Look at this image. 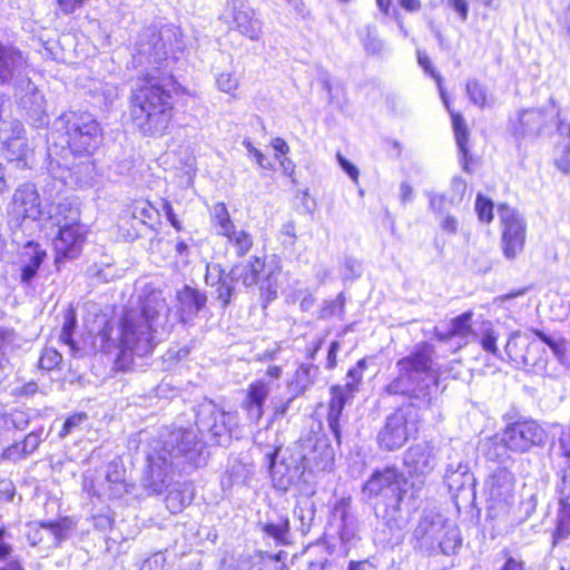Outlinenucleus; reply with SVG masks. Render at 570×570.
Returning <instances> with one entry per match:
<instances>
[{
	"label": "nucleus",
	"mask_w": 570,
	"mask_h": 570,
	"mask_svg": "<svg viewBox=\"0 0 570 570\" xmlns=\"http://www.w3.org/2000/svg\"><path fill=\"white\" fill-rule=\"evenodd\" d=\"M169 316L170 307L163 292L145 285L137 306L127 308L117 325L105 321L92 345L125 368L134 356L144 357L153 353L159 335L168 331Z\"/></svg>",
	"instance_id": "f257e3e1"
},
{
	"label": "nucleus",
	"mask_w": 570,
	"mask_h": 570,
	"mask_svg": "<svg viewBox=\"0 0 570 570\" xmlns=\"http://www.w3.org/2000/svg\"><path fill=\"white\" fill-rule=\"evenodd\" d=\"M148 469L142 487L149 494H160L168 485L174 466L190 464L203 466L207 461L205 442L193 430H166L149 442L146 452Z\"/></svg>",
	"instance_id": "f03ea898"
},
{
	"label": "nucleus",
	"mask_w": 570,
	"mask_h": 570,
	"mask_svg": "<svg viewBox=\"0 0 570 570\" xmlns=\"http://www.w3.org/2000/svg\"><path fill=\"white\" fill-rule=\"evenodd\" d=\"M171 76H155L148 72L142 85L130 97L129 117L135 128L144 136L160 137L166 134L173 119V101L166 89Z\"/></svg>",
	"instance_id": "7ed1b4c3"
},
{
	"label": "nucleus",
	"mask_w": 570,
	"mask_h": 570,
	"mask_svg": "<svg viewBox=\"0 0 570 570\" xmlns=\"http://www.w3.org/2000/svg\"><path fill=\"white\" fill-rule=\"evenodd\" d=\"M433 355L434 347L431 344L416 345L414 351L396 362L397 374L385 386V393L429 401L431 390L436 387L439 377Z\"/></svg>",
	"instance_id": "20e7f679"
},
{
	"label": "nucleus",
	"mask_w": 570,
	"mask_h": 570,
	"mask_svg": "<svg viewBox=\"0 0 570 570\" xmlns=\"http://www.w3.org/2000/svg\"><path fill=\"white\" fill-rule=\"evenodd\" d=\"M278 450H275L271 458V475L274 487L286 491L288 487L301 479L305 471H325L328 470L334 461V452L331 445L322 439H308L295 446L289 458L284 459L276 464L274 456Z\"/></svg>",
	"instance_id": "39448f33"
},
{
	"label": "nucleus",
	"mask_w": 570,
	"mask_h": 570,
	"mask_svg": "<svg viewBox=\"0 0 570 570\" xmlns=\"http://www.w3.org/2000/svg\"><path fill=\"white\" fill-rule=\"evenodd\" d=\"M484 494L493 537L510 533L525 520L515 502L514 476L509 470H495L485 481Z\"/></svg>",
	"instance_id": "423d86ee"
},
{
	"label": "nucleus",
	"mask_w": 570,
	"mask_h": 570,
	"mask_svg": "<svg viewBox=\"0 0 570 570\" xmlns=\"http://www.w3.org/2000/svg\"><path fill=\"white\" fill-rule=\"evenodd\" d=\"M79 219L78 207L73 206L69 200L58 203L49 219L59 228L52 239L56 253L55 264L58 269L61 263L68 259H75L81 253L87 230L85 225L80 224Z\"/></svg>",
	"instance_id": "0eeeda50"
},
{
	"label": "nucleus",
	"mask_w": 570,
	"mask_h": 570,
	"mask_svg": "<svg viewBox=\"0 0 570 570\" xmlns=\"http://www.w3.org/2000/svg\"><path fill=\"white\" fill-rule=\"evenodd\" d=\"M407 481L394 466L375 470L362 488L363 494L373 504L397 511L406 494Z\"/></svg>",
	"instance_id": "6e6552de"
},
{
	"label": "nucleus",
	"mask_w": 570,
	"mask_h": 570,
	"mask_svg": "<svg viewBox=\"0 0 570 570\" xmlns=\"http://www.w3.org/2000/svg\"><path fill=\"white\" fill-rule=\"evenodd\" d=\"M72 154L90 156L101 141V129L91 114L70 111L61 117Z\"/></svg>",
	"instance_id": "1a4fd4ad"
},
{
	"label": "nucleus",
	"mask_w": 570,
	"mask_h": 570,
	"mask_svg": "<svg viewBox=\"0 0 570 570\" xmlns=\"http://www.w3.org/2000/svg\"><path fill=\"white\" fill-rule=\"evenodd\" d=\"M417 410L413 405L401 406L386 416L376 440L381 450L392 452L401 449L415 430Z\"/></svg>",
	"instance_id": "9d476101"
},
{
	"label": "nucleus",
	"mask_w": 570,
	"mask_h": 570,
	"mask_svg": "<svg viewBox=\"0 0 570 570\" xmlns=\"http://www.w3.org/2000/svg\"><path fill=\"white\" fill-rule=\"evenodd\" d=\"M8 213L16 226H21L26 220H48L52 216L37 187L31 183L21 184L14 189Z\"/></svg>",
	"instance_id": "9b49d317"
},
{
	"label": "nucleus",
	"mask_w": 570,
	"mask_h": 570,
	"mask_svg": "<svg viewBox=\"0 0 570 570\" xmlns=\"http://www.w3.org/2000/svg\"><path fill=\"white\" fill-rule=\"evenodd\" d=\"M166 59L167 51L160 33L155 28L142 30L132 49V63L142 69L144 79L148 72L161 77L164 73H160V69Z\"/></svg>",
	"instance_id": "f8f14e48"
},
{
	"label": "nucleus",
	"mask_w": 570,
	"mask_h": 570,
	"mask_svg": "<svg viewBox=\"0 0 570 570\" xmlns=\"http://www.w3.org/2000/svg\"><path fill=\"white\" fill-rule=\"evenodd\" d=\"M498 215L502 227L501 248L507 259H514L522 253L525 244L527 224L512 207L501 204Z\"/></svg>",
	"instance_id": "ddd939ff"
},
{
	"label": "nucleus",
	"mask_w": 570,
	"mask_h": 570,
	"mask_svg": "<svg viewBox=\"0 0 570 570\" xmlns=\"http://www.w3.org/2000/svg\"><path fill=\"white\" fill-rule=\"evenodd\" d=\"M417 62L419 65L424 69L426 73H429L435 81L440 91L441 99L445 106V108L449 110L452 119L455 141L458 145V148L460 153L463 156L464 159V170H469L468 168V158H469V149H468V141H469V129L465 124V120L463 116L459 112H455L450 109V102L449 98L445 94V90L442 86V77L441 75L435 70V68L432 66L430 58L428 55L421 50L417 51Z\"/></svg>",
	"instance_id": "4468645a"
},
{
	"label": "nucleus",
	"mask_w": 570,
	"mask_h": 570,
	"mask_svg": "<svg viewBox=\"0 0 570 570\" xmlns=\"http://www.w3.org/2000/svg\"><path fill=\"white\" fill-rule=\"evenodd\" d=\"M543 429L532 420L509 424L500 436V442L513 452H525L544 440Z\"/></svg>",
	"instance_id": "2eb2a0df"
},
{
	"label": "nucleus",
	"mask_w": 570,
	"mask_h": 570,
	"mask_svg": "<svg viewBox=\"0 0 570 570\" xmlns=\"http://www.w3.org/2000/svg\"><path fill=\"white\" fill-rule=\"evenodd\" d=\"M28 70V57L17 47L0 41V86L13 85Z\"/></svg>",
	"instance_id": "dca6fc26"
},
{
	"label": "nucleus",
	"mask_w": 570,
	"mask_h": 570,
	"mask_svg": "<svg viewBox=\"0 0 570 570\" xmlns=\"http://www.w3.org/2000/svg\"><path fill=\"white\" fill-rule=\"evenodd\" d=\"M438 454L439 451L433 444L417 443L405 451L403 462L410 474L424 476L438 465Z\"/></svg>",
	"instance_id": "f3484780"
},
{
	"label": "nucleus",
	"mask_w": 570,
	"mask_h": 570,
	"mask_svg": "<svg viewBox=\"0 0 570 570\" xmlns=\"http://www.w3.org/2000/svg\"><path fill=\"white\" fill-rule=\"evenodd\" d=\"M550 109H527L518 117V126L514 125V134L518 136L539 135L546 128L553 125L559 112L554 109V99H549Z\"/></svg>",
	"instance_id": "a211bd4d"
},
{
	"label": "nucleus",
	"mask_w": 570,
	"mask_h": 570,
	"mask_svg": "<svg viewBox=\"0 0 570 570\" xmlns=\"http://www.w3.org/2000/svg\"><path fill=\"white\" fill-rule=\"evenodd\" d=\"M72 527V522L68 519L57 522H31L28 524L27 538L31 546L46 542L49 546L58 547L69 535Z\"/></svg>",
	"instance_id": "6ab92c4d"
},
{
	"label": "nucleus",
	"mask_w": 570,
	"mask_h": 570,
	"mask_svg": "<svg viewBox=\"0 0 570 570\" xmlns=\"http://www.w3.org/2000/svg\"><path fill=\"white\" fill-rule=\"evenodd\" d=\"M445 521L438 513H425L413 531L415 548L425 552L436 551L438 541L445 529Z\"/></svg>",
	"instance_id": "aec40b11"
},
{
	"label": "nucleus",
	"mask_w": 570,
	"mask_h": 570,
	"mask_svg": "<svg viewBox=\"0 0 570 570\" xmlns=\"http://www.w3.org/2000/svg\"><path fill=\"white\" fill-rule=\"evenodd\" d=\"M0 140L8 153L9 160H21L27 155L28 145L21 121L3 120L0 125Z\"/></svg>",
	"instance_id": "412c9836"
},
{
	"label": "nucleus",
	"mask_w": 570,
	"mask_h": 570,
	"mask_svg": "<svg viewBox=\"0 0 570 570\" xmlns=\"http://www.w3.org/2000/svg\"><path fill=\"white\" fill-rule=\"evenodd\" d=\"M12 87L16 98L24 110L35 115L43 111L45 98L37 86L30 80L28 73H24Z\"/></svg>",
	"instance_id": "4be33fe9"
},
{
	"label": "nucleus",
	"mask_w": 570,
	"mask_h": 570,
	"mask_svg": "<svg viewBox=\"0 0 570 570\" xmlns=\"http://www.w3.org/2000/svg\"><path fill=\"white\" fill-rule=\"evenodd\" d=\"M47 256L37 243L28 242L21 253L20 282L29 285Z\"/></svg>",
	"instance_id": "5701e85b"
},
{
	"label": "nucleus",
	"mask_w": 570,
	"mask_h": 570,
	"mask_svg": "<svg viewBox=\"0 0 570 570\" xmlns=\"http://www.w3.org/2000/svg\"><path fill=\"white\" fill-rule=\"evenodd\" d=\"M353 393L348 387L334 385L331 387V401L328 404L327 423L337 442L341 441L340 417L345 404L352 399Z\"/></svg>",
	"instance_id": "b1692460"
},
{
	"label": "nucleus",
	"mask_w": 570,
	"mask_h": 570,
	"mask_svg": "<svg viewBox=\"0 0 570 570\" xmlns=\"http://www.w3.org/2000/svg\"><path fill=\"white\" fill-rule=\"evenodd\" d=\"M271 389L263 381H256L248 386L246 399L243 402V409L247 417L253 422H258L264 413V404L269 395Z\"/></svg>",
	"instance_id": "393cba45"
},
{
	"label": "nucleus",
	"mask_w": 570,
	"mask_h": 570,
	"mask_svg": "<svg viewBox=\"0 0 570 570\" xmlns=\"http://www.w3.org/2000/svg\"><path fill=\"white\" fill-rule=\"evenodd\" d=\"M264 266L265 263L261 258L255 257L247 263L235 265L230 269L228 277L230 282H240L245 287H252L259 282Z\"/></svg>",
	"instance_id": "a878e982"
},
{
	"label": "nucleus",
	"mask_w": 570,
	"mask_h": 570,
	"mask_svg": "<svg viewBox=\"0 0 570 570\" xmlns=\"http://www.w3.org/2000/svg\"><path fill=\"white\" fill-rule=\"evenodd\" d=\"M177 299L180 305V312L183 316L186 317H193L197 315L206 304V296L199 291L189 286H185L181 291L178 292Z\"/></svg>",
	"instance_id": "bb28decb"
},
{
	"label": "nucleus",
	"mask_w": 570,
	"mask_h": 570,
	"mask_svg": "<svg viewBox=\"0 0 570 570\" xmlns=\"http://www.w3.org/2000/svg\"><path fill=\"white\" fill-rule=\"evenodd\" d=\"M219 420V409L213 402H205L196 410L195 424L198 432L210 440L214 431V421Z\"/></svg>",
	"instance_id": "cd10ccee"
},
{
	"label": "nucleus",
	"mask_w": 570,
	"mask_h": 570,
	"mask_svg": "<svg viewBox=\"0 0 570 570\" xmlns=\"http://www.w3.org/2000/svg\"><path fill=\"white\" fill-rule=\"evenodd\" d=\"M532 333L552 351L554 357L561 365L569 366V343L564 337L561 335H548L537 328L532 330Z\"/></svg>",
	"instance_id": "c85d7f7f"
},
{
	"label": "nucleus",
	"mask_w": 570,
	"mask_h": 570,
	"mask_svg": "<svg viewBox=\"0 0 570 570\" xmlns=\"http://www.w3.org/2000/svg\"><path fill=\"white\" fill-rule=\"evenodd\" d=\"M473 313L471 311L464 312L451 321V326L446 333H439L438 337L441 341H449L453 337L463 340V344L468 343V337L472 334V320Z\"/></svg>",
	"instance_id": "c756f323"
},
{
	"label": "nucleus",
	"mask_w": 570,
	"mask_h": 570,
	"mask_svg": "<svg viewBox=\"0 0 570 570\" xmlns=\"http://www.w3.org/2000/svg\"><path fill=\"white\" fill-rule=\"evenodd\" d=\"M318 375V367L314 364H301L294 375L291 387L296 395L303 394L311 385L314 384Z\"/></svg>",
	"instance_id": "7c9ffc66"
},
{
	"label": "nucleus",
	"mask_w": 570,
	"mask_h": 570,
	"mask_svg": "<svg viewBox=\"0 0 570 570\" xmlns=\"http://www.w3.org/2000/svg\"><path fill=\"white\" fill-rule=\"evenodd\" d=\"M218 278L219 286L217 288L218 298L222 301L223 305L226 306L229 303L233 287L230 285V279L227 276L223 278L222 269L218 265L207 266L206 273V282L207 284H215V278Z\"/></svg>",
	"instance_id": "2f4dec72"
},
{
	"label": "nucleus",
	"mask_w": 570,
	"mask_h": 570,
	"mask_svg": "<svg viewBox=\"0 0 570 570\" xmlns=\"http://www.w3.org/2000/svg\"><path fill=\"white\" fill-rule=\"evenodd\" d=\"M234 425H236L235 415L219 409V420L214 421V431L209 441L215 444H222L224 441L229 440L230 430Z\"/></svg>",
	"instance_id": "473e14b6"
},
{
	"label": "nucleus",
	"mask_w": 570,
	"mask_h": 570,
	"mask_svg": "<svg viewBox=\"0 0 570 570\" xmlns=\"http://www.w3.org/2000/svg\"><path fill=\"white\" fill-rule=\"evenodd\" d=\"M223 236L227 238L228 244L234 248L238 257L245 256L253 246L252 235L244 229H238L236 226Z\"/></svg>",
	"instance_id": "72a5a7b5"
},
{
	"label": "nucleus",
	"mask_w": 570,
	"mask_h": 570,
	"mask_svg": "<svg viewBox=\"0 0 570 570\" xmlns=\"http://www.w3.org/2000/svg\"><path fill=\"white\" fill-rule=\"evenodd\" d=\"M461 544V538L459 534V530L445 521V529L442 532L436 550H440L444 554L454 553L456 548Z\"/></svg>",
	"instance_id": "f704fd0d"
},
{
	"label": "nucleus",
	"mask_w": 570,
	"mask_h": 570,
	"mask_svg": "<svg viewBox=\"0 0 570 570\" xmlns=\"http://www.w3.org/2000/svg\"><path fill=\"white\" fill-rule=\"evenodd\" d=\"M210 216L213 225L216 228L218 235L223 236L235 227V224L232 222L227 207L224 203L215 204L212 208Z\"/></svg>",
	"instance_id": "c9c22d12"
},
{
	"label": "nucleus",
	"mask_w": 570,
	"mask_h": 570,
	"mask_svg": "<svg viewBox=\"0 0 570 570\" xmlns=\"http://www.w3.org/2000/svg\"><path fill=\"white\" fill-rule=\"evenodd\" d=\"M234 20L239 32L250 40H257L262 35L261 22L248 17L246 12H236Z\"/></svg>",
	"instance_id": "e433bc0d"
},
{
	"label": "nucleus",
	"mask_w": 570,
	"mask_h": 570,
	"mask_svg": "<svg viewBox=\"0 0 570 570\" xmlns=\"http://www.w3.org/2000/svg\"><path fill=\"white\" fill-rule=\"evenodd\" d=\"M444 478L450 489L460 490L471 479L468 464L460 462L455 469L450 464Z\"/></svg>",
	"instance_id": "4c0bfd02"
},
{
	"label": "nucleus",
	"mask_w": 570,
	"mask_h": 570,
	"mask_svg": "<svg viewBox=\"0 0 570 570\" xmlns=\"http://www.w3.org/2000/svg\"><path fill=\"white\" fill-rule=\"evenodd\" d=\"M570 535V499H560L558 524L553 534L554 544Z\"/></svg>",
	"instance_id": "58836bf2"
},
{
	"label": "nucleus",
	"mask_w": 570,
	"mask_h": 570,
	"mask_svg": "<svg viewBox=\"0 0 570 570\" xmlns=\"http://www.w3.org/2000/svg\"><path fill=\"white\" fill-rule=\"evenodd\" d=\"M465 92L470 101L479 108H485L491 105L487 88L476 79H469L465 83Z\"/></svg>",
	"instance_id": "ea45409f"
},
{
	"label": "nucleus",
	"mask_w": 570,
	"mask_h": 570,
	"mask_svg": "<svg viewBox=\"0 0 570 570\" xmlns=\"http://www.w3.org/2000/svg\"><path fill=\"white\" fill-rule=\"evenodd\" d=\"M216 87L219 91L236 98L239 78L234 71H223L216 76Z\"/></svg>",
	"instance_id": "a19ab883"
},
{
	"label": "nucleus",
	"mask_w": 570,
	"mask_h": 570,
	"mask_svg": "<svg viewBox=\"0 0 570 570\" xmlns=\"http://www.w3.org/2000/svg\"><path fill=\"white\" fill-rule=\"evenodd\" d=\"M188 490H171L166 497V507L171 513L180 512L191 502V495Z\"/></svg>",
	"instance_id": "79ce46f5"
},
{
	"label": "nucleus",
	"mask_w": 570,
	"mask_h": 570,
	"mask_svg": "<svg viewBox=\"0 0 570 570\" xmlns=\"http://www.w3.org/2000/svg\"><path fill=\"white\" fill-rule=\"evenodd\" d=\"M77 327V316L76 312L72 308H68L63 315V325L60 333V341L69 345L71 350H75V342L72 340V334Z\"/></svg>",
	"instance_id": "37998d69"
},
{
	"label": "nucleus",
	"mask_w": 570,
	"mask_h": 570,
	"mask_svg": "<svg viewBox=\"0 0 570 570\" xmlns=\"http://www.w3.org/2000/svg\"><path fill=\"white\" fill-rule=\"evenodd\" d=\"M132 218L142 224H148L158 217V210L146 200L136 202L132 205Z\"/></svg>",
	"instance_id": "c03bdc74"
},
{
	"label": "nucleus",
	"mask_w": 570,
	"mask_h": 570,
	"mask_svg": "<svg viewBox=\"0 0 570 570\" xmlns=\"http://www.w3.org/2000/svg\"><path fill=\"white\" fill-rule=\"evenodd\" d=\"M88 421V415L83 412L76 413L71 416H69L63 425L61 431L59 432V438L65 439L66 436L80 431L82 425L86 424Z\"/></svg>",
	"instance_id": "a18cd8bd"
},
{
	"label": "nucleus",
	"mask_w": 570,
	"mask_h": 570,
	"mask_svg": "<svg viewBox=\"0 0 570 570\" xmlns=\"http://www.w3.org/2000/svg\"><path fill=\"white\" fill-rule=\"evenodd\" d=\"M29 424V415L24 411L14 410L4 417V425L8 430H24Z\"/></svg>",
	"instance_id": "49530a36"
},
{
	"label": "nucleus",
	"mask_w": 570,
	"mask_h": 570,
	"mask_svg": "<svg viewBox=\"0 0 570 570\" xmlns=\"http://www.w3.org/2000/svg\"><path fill=\"white\" fill-rule=\"evenodd\" d=\"M365 360H360L356 365L347 372L346 382L342 387H348V391L354 394L357 390V385L363 377V371L365 368Z\"/></svg>",
	"instance_id": "de8ad7c7"
},
{
	"label": "nucleus",
	"mask_w": 570,
	"mask_h": 570,
	"mask_svg": "<svg viewBox=\"0 0 570 570\" xmlns=\"http://www.w3.org/2000/svg\"><path fill=\"white\" fill-rule=\"evenodd\" d=\"M264 531L276 541L284 542L286 533L288 532V519L281 518V522L278 523H265Z\"/></svg>",
	"instance_id": "09e8293b"
},
{
	"label": "nucleus",
	"mask_w": 570,
	"mask_h": 570,
	"mask_svg": "<svg viewBox=\"0 0 570 570\" xmlns=\"http://www.w3.org/2000/svg\"><path fill=\"white\" fill-rule=\"evenodd\" d=\"M475 210L481 222L488 224L492 222L493 203L489 198H485L482 195H478L475 200Z\"/></svg>",
	"instance_id": "8fccbe9b"
},
{
	"label": "nucleus",
	"mask_w": 570,
	"mask_h": 570,
	"mask_svg": "<svg viewBox=\"0 0 570 570\" xmlns=\"http://www.w3.org/2000/svg\"><path fill=\"white\" fill-rule=\"evenodd\" d=\"M61 360L62 357L57 350L47 347L43 350L39 358V366L42 370L51 371L61 362Z\"/></svg>",
	"instance_id": "3c124183"
},
{
	"label": "nucleus",
	"mask_w": 570,
	"mask_h": 570,
	"mask_svg": "<svg viewBox=\"0 0 570 570\" xmlns=\"http://www.w3.org/2000/svg\"><path fill=\"white\" fill-rule=\"evenodd\" d=\"M42 431L30 432L20 444H16L14 449H20L23 454L33 453L40 445Z\"/></svg>",
	"instance_id": "603ef678"
},
{
	"label": "nucleus",
	"mask_w": 570,
	"mask_h": 570,
	"mask_svg": "<svg viewBox=\"0 0 570 570\" xmlns=\"http://www.w3.org/2000/svg\"><path fill=\"white\" fill-rule=\"evenodd\" d=\"M499 335L492 328H485L481 337V345L484 351L498 355L499 350L497 346Z\"/></svg>",
	"instance_id": "864d4df0"
},
{
	"label": "nucleus",
	"mask_w": 570,
	"mask_h": 570,
	"mask_svg": "<svg viewBox=\"0 0 570 570\" xmlns=\"http://www.w3.org/2000/svg\"><path fill=\"white\" fill-rule=\"evenodd\" d=\"M59 11L63 14H71L82 8L89 0H55Z\"/></svg>",
	"instance_id": "5fc2aeb1"
},
{
	"label": "nucleus",
	"mask_w": 570,
	"mask_h": 570,
	"mask_svg": "<svg viewBox=\"0 0 570 570\" xmlns=\"http://www.w3.org/2000/svg\"><path fill=\"white\" fill-rule=\"evenodd\" d=\"M451 188H452L454 195L449 198V204L453 205V204L459 203V202L462 200L463 195H464L465 189H466V185H465V181L463 179H461V178H453L452 179V184H451Z\"/></svg>",
	"instance_id": "6e6d98bb"
},
{
	"label": "nucleus",
	"mask_w": 570,
	"mask_h": 570,
	"mask_svg": "<svg viewBox=\"0 0 570 570\" xmlns=\"http://www.w3.org/2000/svg\"><path fill=\"white\" fill-rule=\"evenodd\" d=\"M243 146L246 148L248 154L255 158L256 163L262 168L271 167L269 163L266 161V157L264 156V154L261 150H258L257 148H255L248 139L243 140Z\"/></svg>",
	"instance_id": "4d7b16f0"
},
{
	"label": "nucleus",
	"mask_w": 570,
	"mask_h": 570,
	"mask_svg": "<svg viewBox=\"0 0 570 570\" xmlns=\"http://www.w3.org/2000/svg\"><path fill=\"white\" fill-rule=\"evenodd\" d=\"M296 399V394L288 397L286 401H281L274 407L275 417H285L288 412L293 409L294 401Z\"/></svg>",
	"instance_id": "13d9d810"
},
{
	"label": "nucleus",
	"mask_w": 570,
	"mask_h": 570,
	"mask_svg": "<svg viewBox=\"0 0 570 570\" xmlns=\"http://www.w3.org/2000/svg\"><path fill=\"white\" fill-rule=\"evenodd\" d=\"M337 161L342 169L354 180H357L358 177V170L357 168L351 164L341 153H337L336 155Z\"/></svg>",
	"instance_id": "bf43d9fd"
},
{
	"label": "nucleus",
	"mask_w": 570,
	"mask_h": 570,
	"mask_svg": "<svg viewBox=\"0 0 570 570\" xmlns=\"http://www.w3.org/2000/svg\"><path fill=\"white\" fill-rule=\"evenodd\" d=\"M340 347H341V345L337 341H333L330 344V347L327 351V356H326V368L330 371L333 370L337 364L336 357H337Z\"/></svg>",
	"instance_id": "052dcab7"
},
{
	"label": "nucleus",
	"mask_w": 570,
	"mask_h": 570,
	"mask_svg": "<svg viewBox=\"0 0 570 570\" xmlns=\"http://www.w3.org/2000/svg\"><path fill=\"white\" fill-rule=\"evenodd\" d=\"M363 42L366 51L371 53H377L382 50V42L375 36H372L370 28H367V36Z\"/></svg>",
	"instance_id": "680f3d73"
},
{
	"label": "nucleus",
	"mask_w": 570,
	"mask_h": 570,
	"mask_svg": "<svg viewBox=\"0 0 570 570\" xmlns=\"http://www.w3.org/2000/svg\"><path fill=\"white\" fill-rule=\"evenodd\" d=\"M558 489L560 499H570V468L563 471Z\"/></svg>",
	"instance_id": "e2e57ef3"
},
{
	"label": "nucleus",
	"mask_w": 570,
	"mask_h": 570,
	"mask_svg": "<svg viewBox=\"0 0 570 570\" xmlns=\"http://www.w3.org/2000/svg\"><path fill=\"white\" fill-rule=\"evenodd\" d=\"M449 203V198L441 194H431L430 195V206L435 212H443L445 209L446 204Z\"/></svg>",
	"instance_id": "0e129e2a"
},
{
	"label": "nucleus",
	"mask_w": 570,
	"mask_h": 570,
	"mask_svg": "<svg viewBox=\"0 0 570 570\" xmlns=\"http://www.w3.org/2000/svg\"><path fill=\"white\" fill-rule=\"evenodd\" d=\"M163 209L166 214L167 219L171 224V226L175 227L177 230H181V228H183L181 223L177 219L171 205L168 202H165Z\"/></svg>",
	"instance_id": "69168bd1"
},
{
	"label": "nucleus",
	"mask_w": 570,
	"mask_h": 570,
	"mask_svg": "<svg viewBox=\"0 0 570 570\" xmlns=\"http://www.w3.org/2000/svg\"><path fill=\"white\" fill-rule=\"evenodd\" d=\"M451 7L460 14L462 21L468 18V3L465 0H450Z\"/></svg>",
	"instance_id": "338daca9"
},
{
	"label": "nucleus",
	"mask_w": 570,
	"mask_h": 570,
	"mask_svg": "<svg viewBox=\"0 0 570 570\" xmlns=\"http://www.w3.org/2000/svg\"><path fill=\"white\" fill-rule=\"evenodd\" d=\"M501 570H524V563L522 560L509 557Z\"/></svg>",
	"instance_id": "774afa93"
}]
</instances>
